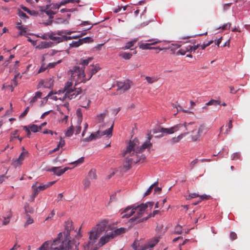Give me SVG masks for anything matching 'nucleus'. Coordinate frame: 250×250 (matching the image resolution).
<instances>
[{
	"label": "nucleus",
	"instance_id": "nucleus-1",
	"mask_svg": "<svg viewBox=\"0 0 250 250\" xmlns=\"http://www.w3.org/2000/svg\"><path fill=\"white\" fill-rule=\"evenodd\" d=\"M63 240H61L62 237V232L58 234V237L51 243L49 241L45 242L39 248V250H72L74 247V242L66 237V235Z\"/></svg>",
	"mask_w": 250,
	"mask_h": 250
},
{
	"label": "nucleus",
	"instance_id": "nucleus-2",
	"mask_svg": "<svg viewBox=\"0 0 250 250\" xmlns=\"http://www.w3.org/2000/svg\"><path fill=\"white\" fill-rule=\"evenodd\" d=\"M108 221L106 220H103L97 225V230L93 229L90 231L89 236V240L85 245V250H89L90 246L95 244L100 236V233L105 230Z\"/></svg>",
	"mask_w": 250,
	"mask_h": 250
},
{
	"label": "nucleus",
	"instance_id": "nucleus-3",
	"mask_svg": "<svg viewBox=\"0 0 250 250\" xmlns=\"http://www.w3.org/2000/svg\"><path fill=\"white\" fill-rule=\"evenodd\" d=\"M71 71V76L73 79L77 76L78 79H80V82L85 83L87 81L89 80L92 77H90V73L88 72L87 73L88 78H86L84 73V68H81L79 66H74Z\"/></svg>",
	"mask_w": 250,
	"mask_h": 250
},
{
	"label": "nucleus",
	"instance_id": "nucleus-4",
	"mask_svg": "<svg viewBox=\"0 0 250 250\" xmlns=\"http://www.w3.org/2000/svg\"><path fill=\"white\" fill-rule=\"evenodd\" d=\"M137 143V140H133V141H129L123 156H125V155L127 153H129L130 155H133L134 154L141 153L143 151L145 148L143 146V145L139 147H136Z\"/></svg>",
	"mask_w": 250,
	"mask_h": 250
},
{
	"label": "nucleus",
	"instance_id": "nucleus-5",
	"mask_svg": "<svg viewBox=\"0 0 250 250\" xmlns=\"http://www.w3.org/2000/svg\"><path fill=\"white\" fill-rule=\"evenodd\" d=\"M159 210H155L152 213L148 215L146 217L144 218H140V217H132L130 219L129 222L133 225H135L138 223L143 222L145 221H146L148 219L151 217H154L155 215L159 213Z\"/></svg>",
	"mask_w": 250,
	"mask_h": 250
},
{
	"label": "nucleus",
	"instance_id": "nucleus-6",
	"mask_svg": "<svg viewBox=\"0 0 250 250\" xmlns=\"http://www.w3.org/2000/svg\"><path fill=\"white\" fill-rule=\"evenodd\" d=\"M132 207H134L135 212H137L133 217H140L143 218L142 215L145 212L146 209V206L145 204H141L139 205H132Z\"/></svg>",
	"mask_w": 250,
	"mask_h": 250
},
{
	"label": "nucleus",
	"instance_id": "nucleus-7",
	"mask_svg": "<svg viewBox=\"0 0 250 250\" xmlns=\"http://www.w3.org/2000/svg\"><path fill=\"white\" fill-rule=\"evenodd\" d=\"M82 89L81 88H75L74 87V89L71 90L70 91L66 92L64 97L65 98H68L71 100L75 98L77 95L81 93Z\"/></svg>",
	"mask_w": 250,
	"mask_h": 250
},
{
	"label": "nucleus",
	"instance_id": "nucleus-8",
	"mask_svg": "<svg viewBox=\"0 0 250 250\" xmlns=\"http://www.w3.org/2000/svg\"><path fill=\"white\" fill-rule=\"evenodd\" d=\"M68 169H69L68 167H65L63 168H62L61 167H53L50 168L46 169V171L52 172L55 175L60 176Z\"/></svg>",
	"mask_w": 250,
	"mask_h": 250
},
{
	"label": "nucleus",
	"instance_id": "nucleus-9",
	"mask_svg": "<svg viewBox=\"0 0 250 250\" xmlns=\"http://www.w3.org/2000/svg\"><path fill=\"white\" fill-rule=\"evenodd\" d=\"M205 126L203 125H200L197 130H193L191 133V139L192 141H196L199 140L201 134L203 133Z\"/></svg>",
	"mask_w": 250,
	"mask_h": 250
},
{
	"label": "nucleus",
	"instance_id": "nucleus-10",
	"mask_svg": "<svg viewBox=\"0 0 250 250\" xmlns=\"http://www.w3.org/2000/svg\"><path fill=\"white\" fill-rule=\"evenodd\" d=\"M134 213H135V211L134 207H132V206L127 207L125 209L124 211L121 213L122 215V217L129 218Z\"/></svg>",
	"mask_w": 250,
	"mask_h": 250
},
{
	"label": "nucleus",
	"instance_id": "nucleus-11",
	"mask_svg": "<svg viewBox=\"0 0 250 250\" xmlns=\"http://www.w3.org/2000/svg\"><path fill=\"white\" fill-rule=\"evenodd\" d=\"M48 185H42L36 187L34 188V191L32 195L31 201H34L35 198L39 194V192L43 190L46 188H48Z\"/></svg>",
	"mask_w": 250,
	"mask_h": 250
},
{
	"label": "nucleus",
	"instance_id": "nucleus-12",
	"mask_svg": "<svg viewBox=\"0 0 250 250\" xmlns=\"http://www.w3.org/2000/svg\"><path fill=\"white\" fill-rule=\"evenodd\" d=\"M117 90H122L124 92L127 90L130 87L129 82H117Z\"/></svg>",
	"mask_w": 250,
	"mask_h": 250
},
{
	"label": "nucleus",
	"instance_id": "nucleus-13",
	"mask_svg": "<svg viewBox=\"0 0 250 250\" xmlns=\"http://www.w3.org/2000/svg\"><path fill=\"white\" fill-rule=\"evenodd\" d=\"M101 136H102V134L100 133L99 131H98L96 132L91 133L89 137L84 138L82 140V141L84 142H89L93 140H96L97 139L100 138L101 137Z\"/></svg>",
	"mask_w": 250,
	"mask_h": 250
},
{
	"label": "nucleus",
	"instance_id": "nucleus-14",
	"mask_svg": "<svg viewBox=\"0 0 250 250\" xmlns=\"http://www.w3.org/2000/svg\"><path fill=\"white\" fill-rule=\"evenodd\" d=\"M159 42V41H157L150 43H143L140 45L139 47L143 50L159 49L160 50H161V48L150 46L151 45L157 43Z\"/></svg>",
	"mask_w": 250,
	"mask_h": 250
},
{
	"label": "nucleus",
	"instance_id": "nucleus-15",
	"mask_svg": "<svg viewBox=\"0 0 250 250\" xmlns=\"http://www.w3.org/2000/svg\"><path fill=\"white\" fill-rule=\"evenodd\" d=\"M65 230L64 234L66 235V237H70V232L72 229H74L72 226V222L71 221H67L65 222Z\"/></svg>",
	"mask_w": 250,
	"mask_h": 250
},
{
	"label": "nucleus",
	"instance_id": "nucleus-16",
	"mask_svg": "<svg viewBox=\"0 0 250 250\" xmlns=\"http://www.w3.org/2000/svg\"><path fill=\"white\" fill-rule=\"evenodd\" d=\"M183 126H184V127H185L186 130L188 129L186 124H179L176 125L172 127L168 128L169 134H172L174 132L178 131L181 127H182Z\"/></svg>",
	"mask_w": 250,
	"mask_h": 250
},
{
	"label": "nucleus",
	"instance_id": "nucleus-17",
	"mask_svg": "<svg viewBox=\"0 0 250 250\" xmlns=\"http://www.w3.org/2000/svg\"><path fill=\"white\" fill-rule=\"evenodd\" d=\"M53 43L51 42H41V43L36 46L39 49H43L50 47L52 46Z\"/></svg>",
	"mask_w": 250,
	"mask_h": 250
},
{
	"label": "nucleus",
	"instance_id": "nucleus-18",
	"mask_svg": "<svg viewBox=\"0 0 250 250\" xmlns=\"http://www.w3.org/2000/svg\"><path fill=\"white\" fill-rule=\"evenodd\" d=\"M134 158H128L126 157L124 165V168L126 170L129 169L131 167V164L134 163Z\"/></svg>",
	"mask_w": 250,
	"mask_h": 250
},
{
	"label": "nucleus",
	"instance_id": "nucleus-19",
	"mask_svg": "<svg viewBox=\"0 0 250 250\" xmlns=\"http://www.w3.org/2000/svg\"><path fill=\"white\" fill-rule=\"evenodd\" d=\"M73 83L72 82L67 81L65 83L63 89L62 90V92L65 93L67 91H70L71 90L74 89V87L72 86Z\"/></svg>",
	"mask_w": 250,
	"mask_h": 250
},
{
	"label": "nucleus",
	"instance_id": "nucleus-20",
	"mask_svg": "<svg viewBox=\"0 0 250 250\" xmlns=\"http://www.w3.org/2000/svg\"><path fill=\"white\" fill-rule=\"evenodd\" d=\"M134 155L136 156V159H134V164H136L139 162L143 163L146 159V156L144 154H141L140 156H139L138 154H134L133 156Z\"/></svg>",
	"mask_w": 250,
	"mask_h": 250
},
{
	"label": "nucleus",
	"instance_id": "nucleus-21",
	"mask_svg": "<svg viewBox=\"0 0 250 250\" xmlns=\"http://www.w3.org/2000/svg\"><path fill=\"white\" fill-rule=\"evenodd\" d=\"M188 132H186L184 134L179 135L177 137L172 138L170 141L171 144H174L175 143L179 142L183 138L184 136L188 134Z\"/></svg>",
	"mask_w": 250,
	"mask_h": 250
},
{
	"label": "nucleus",
	"instance_id": "nucleus-22",
	"mask_svg": "<svg viewBox=\"0 0 250 250\" xmlns=\"http://www.w3.org/2000/svg\"><path fill=\"white\" fill-rule=\"evenodd\" d=\"M221 104V102L219 100H211L208 103L206 104V105L203 106L202 107L203 109H206L207 108V105H220Z\"/></svg>",
	"mask_w": 250,
	"mask_h": 250
},
{
	"label": "nucleus",
	"instance_id": "nucleus-23",
	"mask_svg": "<svg viewBox=\"0 0 250 250\" xmlns=\"http://www.w3.org/2000/svg\"><path fill=\"white\" fill-rule=\"evenodd\" d=\"M106 113L104 112L102 113H100L99 114H97L95 116V119H96L97 122L98 123H103L104 121V119L105 117Z\"/></svg>",
	"mask_w": 250,
	"mask_h": 250
},
{
	"label": "nucleus",
	"instance_id": "nucleus-24",
	"mask_svg": "<svg viewBox=\"0 0 250 250\" xmlns=\"http://www.w3.org/2000/svg\"><path fill=\"white\" fill-rule=\"evenodd\" d=\"M82 99H83V101L82 102L80 106L84 108H88L89 106V104L91 102L90 100L87 99L85 97L83 98Z\"/></svg>",
	"mask_w": 250,
	"mask_h": 250
},
{
	"label": "nucleus",
	"instance_id": "nucleus-25",
	"mask_svg": "<svg viewBox=\"0 0 250 250\" xmlns=\"http://www.w3.org/2000/svg\"><path fill=\"white\" fill-rule=\"evenodd\" d=\"M137 41V39H135L132 41H129L126 43L125 46L123 47L124 49H130L131 47L133 46L134 43Z\"/></svg>",
	"mask_w": 250,
	"mask_h": 250
},
{
	"label": "nucleus",
	"instance_id": "nucleus-26",
	"mask_svg": "<svg viewBox=\"0 0 250 250\" xmlns=\"http://www.w3.org/2000/svg\"><path fill=\"white\" fill-rule=\"evenodd\" d=\"M113 125H114V123H113L112 124L111 126L109 128L106 129L104 131L102 132L101 133L102 136L104 135H106L108 136H111L112 133Z\"/></svg>",
	"mask_w": 250,
	"mask_h": 250
},
{
	"label": "nucleus",
	"instance_id": "nucleus-27",
	"mask_svg": "<svg viewBox=\"0 0 250 250\" xmlns=\"http://www.w3.org/2000/svg\"><path fill=\"white\" fill-rule=\"evenodd\" d=\"M92 59V57H89L87 59L81 60L79 62V64H82L83 65V66L81 68H83L84 69L85 66L87 65Z\"/></svg>",
	"mask_w": 250,
	"mask_h": 250
},
{
	"label": "nucleus",
	"instance_id": "nucleus-28",
	"mask_svg": "<svg viewBox=\"0 0 250 250\" xmlns=\"http://www.w3.org/2000/svg\"><path fill=\"white\" fill-rule=\"evenodd\" d=\"M115 236V234H114L113 231L109 232L107 233L106 235L104 236H103L100 238V240H104V238H107L108 239V242L111 240V239L113 238Z\"/></svg>",
	"mask_w": 250,
	"mask_h": 250
},
{
	"label": "nucleus",
	"instance_id": "nucleus-29",
	"mask_svg": "<svg viewBox=\"0 0 250 250\" xmlns=\"http://www.w3.org/2000/svg\"><path fill=\"white\" fill-rule=\"evenodd\" d=\"M27 154H28V152L27 151L22 152L19 157L17 159V163L21 165L24 158L25 155Z\"/></svg>",
	"mask_w": 250,
	"mask_h": 250
},
{
	"label": "nucleus",
	"instance_id": "nucleus-30",
	"mask_svg": "<svg viewBox=\"0 0 250 250\" xmlns=\"http://www.w3.org/2000/svg\"><path fill=\"white\" fill-rule=\"evenodd\" d=\"M119 56L125 60H129L132 56V53L130 52H124L120 54Z\"/></svg>",
	"mask_w": 250,
	"mask_h": 250
},
{
	"label": "nucleus",
	"instance_id": "nucleus-31",
	"mask_svg": "<svg viewBox=\"0 0 250 250\" xmlns=\"http://www.w3.org/2000/svg\"><path fill=\"white\" fill-rule=\"evenodd\" d=\"M76 114L78 118V123L79 125H80L83 119V114L81 108H78L77 109Z\"/></svg>",
	"mask_w": 250,
	"mask_h": 250
},
{
	"label": "nucleus",
	"instance_id": "nucleus-32",
	"mask_svg": "<svg viewBox=\"0 0 250 250\" xmlns=\"http://www.w3.org/2000/svg\"><path fill=\"white\" fill-rule=\"evenodd\" d=\"M21 21L18 22L17 24V27L18 28V29L20 30V32H19L20 35H23V33H26V28L23 27L21 25Z\"/></svg>",
	"mask_w": 250,
	"mask_h": 250
},
{
	"label": "nucleus",
	"instance_id": "nucleus-33",
	"mask_svg": "<svg viewBox=\"0 0 250 250\" xmlns=\"http://www.w3.org/2000/svg\"><path fill=\"white\" fill-rule=\"evenodd\" d=\"M80 40L82 44L84 43H89L93 41V39L90 37H86L82 39H80Z\"/></svg>",
	"mask_w": 250,
	"mask_h": 250
},
{
	"label": "nucleus",
	"instance_id": "nucleus-34",
	"mask_svg": "<svg viewBox=\"0 0 250 250\" xmlns=\"http://www.w3.org/2000/svg\"><path fill=\"white\" fill-rule=\"evenodd\" d=\"M126 230V229L125 228H120L119 229H117L114 230L113 232L115 235H120L123 233H125Z\"/></svg>",
	"mask_w": 250,
	"mask_h": 250
},
{
	"label": "nucleus",
	"instance_id": "nucleus-35",
	"mask_svg": "<svg viewBox=\"0 0 250 250\" xmlns=\"http://www.w3.org/2000/svg\"><path fill=\"white\" fill-rule=\"evenodd\" d=\"M41 12H44L47 16H49L50 19L53 18V15L56 14V12L53 11L52 10H41Z\"/></svg>",
	"mask_w": 250,
	"mask_h": 250
},
{
	"label": "nucleus",
	"instance_id": "nucleus-36",
	"mask_svg": "<svg viewBox=\"0 0 250 250\" xmlns=\"http://www.w3.org/2000/svg\"><path fill=\"white\" fill-rule=\"evenodd\" d=\"M100 69L101 68L99 66L93 65L92 68L89 70L90 77H92V76L96 74Z\"/></svg>",
	"mask_w": 250,
	"mask_h": 250
},
{
	"label": "nucleus",
	"instance_id": "nucleus-37",
	"mask_svg": "<svg viewBox=\"0 0 250 250\" xmlns=\"http://www.w3.org/2000/svg\"><path fill=\"white\" fill-rule=\"evenodd\" d=\"M82 45L80 39L77 41H73L71 43L69 44V47L71 48L72 47H78L80 45Z\"/></svg>",
	"mask_w": 250,
	"mask_h": 250
},
{
	"label": "nucleus",
	"instance_id": "nucleus-38",
	"mask_svg": "<svg viewBox=\"0 0 250 250\" xmlns=\"http://www.w3.org/2000/svg\"><path fill=\"white\" fill-rule=\"evenodd\" d=\"M73 134V126L71 125L66 131L65 135L66 137H71Z\"/></svg>",
	"mask_w": 250,
	"mask_h": 250
},
{
	"label": "nucleus",
	"instance_id": "nucleus-39",
	"mask_svg": "<svg viewBox=\"0 0 250 250\" xmlns=\"http://www.w3.org/2000/svg\"><path fill=\"white\" fill-rule=\"evenodd\" d=\"M200 46V44H197L196 45H188L187 46L188 47V51L189 52H195L196 50H197L198 47Z\"/></svg>",
	"mask_w": 250,
	"mask_h": 250
},
{
	"label": "nucleus",
	"instance_id": "nucleus-40",
	"mask_svg": "<svg viewBox=\"0 0 250 250\" xmlns=\"http://www.w3.org/2000/svg\"><path fill=\"white\" fill-rule=\"evenodd\" d=\"M88 176L90 179H96V170L94 169H91L88 172Z\"/></svg>",
	"mask_w": 250,
	"mask_h": 250
},
{
	"label": "nucleus",
	"instance_id": "nucleus-41",
	"mask_svg": "<svg viewBox=\"0 0 250 250\" xmlns=\"http://www.w3.org/2000/svg\"><path fill=\"white\" fill-rule=\"evenodd\" d=\"M18 15L21 18L24 19L25 21L26 19L29 18L28 16L23 12L21 10H19L18 12Z\"/></svg>",
	"mask_w": 250,
	"mask_h": 250
},
{
	"label": "nucleus",
	"instance_id": "nucleus-42",
	"mask_svg": "<svg viewBox=\"0 0 250 250\" xmlns=\"http://www.w3.org/2000/svg\"><path fill=\"white\" fill-rule=\"evenodd\" d=\"M182 233V226L178 224L174 228V233L180 234Z\"/></svg>",
	"mask_w": 250,
	"mask_h": 250
},
{
	"label": "nucleus",
	"instance_id": "nucleus-43",
	"mask_svg": "<svg viewBox=\"0 0 250 250\" xmlns=\"http://www.w3.org/2000/svg\"><path fill=\"white\" fill-rule=\"evenodd\" d=\"M24 210L26 213H33L34 212V209L31 208L29 205L26 203L24 206Z\"/></svg>",
	"mask_w": 250,
	"mask_h": 250
},
{
	"label": "nucleus",
	"instance_id": "nucleus-44",
	"mask_svg": "<svg viewBox=\"0 0 250 250\" xmlns=\"http://www.w3.org/2000/svg\"><path fill=\"white\" fill-rule=\"evenodd\" d=\"M153 248V245H149V244L146 243L143 246H140V248L138 250H151V248Z\"/></svg>",
	"mask_w": 250,
	"mask_h": 250
},
{
	"label": "nucleus",
	"instance_id": "nucleus-45",
	"mask_svg": "<svg viewBox=\"0 0 250 250\" xmlns=\"http://www.w3.org/2000/svg\"><path fill=\"white\" fill-rule=\"evenodd\" d=\"M145 79L149 83H153L155 82L158 80V78L156 77H151L149 76L146 77Z\"/></svg>",
	"mask_w": 250,
	"mask_h": 250
},
{
	"label": "nucleus",
	"instance_id": "nucleus-46",
	"mask_svg": "<svg viewBox=\"0 0 250 250\" xmlns=\"http://www.w3.org/2000/svg\"><path fill=\"white\" fill-rule=\"evenodd\" d=\"M28 126L29 127L32 132L36 133L39 131L38 125H37L32 124Z\"/></svg>",
	"mask_w": 250,
	"mask_h": 250
},
{
	"label": "nucleus",
	"instance_id": "nucleus-47",
	"mask_svg": "<svg viewBox=\"0 0 250 250\" xmlns=\"http://www.w3.org/2000/svg\"><path fill=\"white\" fill-rule=\"evenodd\" d=\"M185 48H186L185 49L183 48H181L180 50H179L177 52L176 54L177 55H185L187 52H189L188 49V47L187 46Z\"/></svg>",
	"mask_w": 250,
	"mask_h": 250
},
{
	"label": "nucleus",
	"instance_id": "nucleus-48",
	"mask_svg": "<svg viewBox=\"0 0 250 250\" xmlns=\"http://www.w3.org/2000/svg\"><path fill=\"white\" fill-rule=\"evenodd\" d=\"M158 242L159 239L158 238H155L149 240L147 243L149 244V245H153V247H154Z\"/></svg>",
	"mask_w": 250,
	"mask_h": 250
},
{
	"label": "nucleus",
	"instance_id": "nucleus-49",
	"mask_svg": "<svg viewBox=\"0 0 250 250\" xmlns=\"http://www.w3.org/2000/svg\"><path fill=\"white\" fill-rule=\"evenodd\" d=\"M84 160V158L83 157H82L78 159L77 160H76L75 161L71 163V164H75L76 166H77L78 165L81 164L83 163Z\"/></svg>",
	"mask_w": 250,
	"mask_h": 250
},
{
	"label": "nucleus",
	"instance_id": "nucleus-50",
	"mask_svg": "<svg viewBox=\"0 0 250 250\" xmlns=\"http://www.w3.org/2000/svg\"><path fill=\"white\" fill-rule=\"evenodd\" d=\"M56 22L58 23H61V24H68L69 23V21L67 19H63L62 18H58L57 19Z\"/></svg>",
	"mask_w": 250,
	"mask_h": 250
},
{
	"label": "nucleus",
	"instance_id": "nucleus-51",
	"mask_svg": "<svg viewBox=\"0 0 250 250\" xmlns=\"http://www.w3.org/2000/svg\"><path fill=\"white\" fill-rule=\"evenodd\" d=\"M53 41H56V44L62 42H63V36L61 37L56 36V37H53Z\"/></svg>",
	"mask_w": 250,
	"mask_h": 250
},
{
	"label": "nucleus",
	"instance_id": "nucleus-52",
	"mask_svg": "<svg viewBox=\"0 0 250 250\" xmlns=\"http://www.w3.org/2000/svg\"><path fill=\"white\" fill-rule=\"evenodd\" d=\"M23 129L27 132V136L30 138L31 135V130L28 126L24 125L22 126Z\"/></svg>",
	"mask_w": 250,
	"mask_h": 250
},
{
	"label": "nucleus",
	"instance_id": "nucleus-53",
	"mask_svg": "<svg viewBox=\"0 0 250 250\" xmlns=\"http://www.w3.org/2000/svg\"><path fill=\"white\" fill-rule=\"evenodd\" d=\"M240 157V153L239 152H235L231 156V159L232 160L239 159Z\"/></svg>",
	"mask_w": 250,
	"mask_h": 250
},
{
	"label": "nucleus",
	"instance_id": "nucleus-54",
	"mask_svg": "<svg viewBox=\"0 0 250 250\" xmlns=\"http://www.w3.org/2000/svg\"><path fill=\"white\" fill-rule=\"evenodd\" d=\"M230 26H231V23L230 22H228L227 23L223 24L222 26H220L219 27H218L217 28V29L221 28L222 30H226L228 28L229 29V28L230 27Z\"/></svg>",
	"mask_w": 250,
	"mask_h": 250
},
{
	"label": "nucleus",
	"instance_id": "nucleus-55",
	"mask_svg": "<svg viewBox=\"0 0 250 250\" xmlns=\"http://www.w3.org/2000/svg\"><path fill=\"white\" fill-rule=\"evenodd\" d=\"M142 145L143 146H144V148H145V149L148 147L150 148L152 146V143H151L149 141H146Z\"/></svg>",
	"mask_w": 250,
	"mask_h": 250
},
{
	"label": "nucleus",
	"instance_id": "nucleus-56",
	"mask_svg": "<svg viewBox=\"0 0 250 250\" xmlns=\"http://www.w3.org/2000/svg\"><path fill=\"white\" fill-rule=\"evenodd\" d=\"M65 145V141L62 139V137H60V140L57 145L58 148L62 147Z\"/></svg>",
	"mask_w": 250,
	"mask_h": 250
},
{
	"label": "nucleus",
	"instance_id": "nucleus-57",
	"mask_svg": "<svg viewBox=\"0 0 250 250\" xmlns=\"http://www.w3.org/2000/svg\"><path fill=\"white\" fill-rule=\"evenodd\" d=\"M90 181L87 179H85L83 182L84 188H88L90 186Z\"/></svg>",
	"mask_w": 250,
	"mask_h": 250
},
{
	"label": "nucleus",
	"instance_id": "nucleus-58",
	"mask_svg": "<svg viewBox=\"0 0 250 250\" xmlns=\"http://www.w3.org/2000/svg\"><path fill=\"white\" fill-rule=\"evenodd\" d=\"M28 14L32 16L37 17L39 15V13L37 11L35 10H31L29 9V11L28 12Z\"/></svg>",
	"mask_w": 250,
	"mask_h": 250
},
{
	"label": "nucleus",
	"instance_id": "nucleus-59",
	"mask_svg": "<svg viewBox=\"0 0 250 250\" xmlns=\"http://www.w3.org/2000/svg\"><path fill=\"white\" fill-rule=\"evenodd\" d=\"M29 110V107L27 106L25 109L24 111L20 115V118H22V117L25 116L27 115V114L28 113Z\"/></svg>",
	"mask_w": 250,
	"mask_h": 250
},
{
	"label": "nucleus",
	"instance_id": "nucleus-60",
	"mask_svg": "<svg viewBox=\"0 0 250 250\" xmlns=\"http://www.w3.org/2000/svg\"><path fill=\"white\" fill-rule=\"evenodd\" d=\"M230 238L231 240H235L237 238V234L233 231L230 233Z\"/></svg>",
	"mask_w": 250,
	"mask_h": 250
},
{
	"label": "nucleus",
	"instance_id": "nucleus-61",
	"mask_svg": "<svg viewBox=\"0 0 250 250\" xmlns=\"http://www.w3.org/2000/svg\"><path fill=\"white\" fill-rule=\"evenodd\" d=\"M108 242V239L107 238H104V240H99V244L100 246H103L105 243Z\"/></svg>",
	"mask_w": 250,
	"mask_h": 250
},
{
	"label": "nucleus",
	"instance_id": "nucleus-62",
	"mask_svg": "<svg viewBox=\"0 0 250 250\" xmlns=\"http://www.w3.org/2000/svg\"><path fill=\"white\" fill-rule=\"evenodd\" d=\"M43 134H50L51 135L57 134L56 132H54L51 130L45 129L43 131Z\"/></svg>",
	"mask_w": 250,
	"mask_h": 250
},
{
	"label": "nucleus",
	"instance_id": "nucleus-63",
	"mask_svg": "<svg viewBox=\"0 0 250 250\" xmlns=\"http://www.w3.org/2000/svg\"><path fill=\"white\" fill-rule=\"evenodd\" d=\"M54 35H57L59 36H62V34H65V30H58L57 32H53Z\"/></svg>",
	"mask_w": 250,
	"mask_h": 250
},
{
	"label": "nucleus",
	"instance_id": "nucleus-64",
	"mask_svg": "<svg viewBox=\"0 0 250 250\" xmlns=\"http://www.w3.org/2000/svg\"><path fill=\"white\" fill-rule=\"evenodd\" d=\"M33 223V219L31 218L29 215L27 219L26 223H25V226L28 225L29 224H32Z\"/></svg>",
	"mask_w": 250,
	"mask_h": 250
}]
</instances>
